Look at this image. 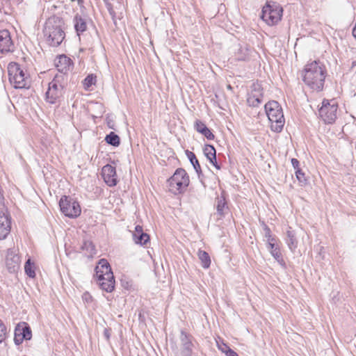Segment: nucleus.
<instances>
[{
	"instance_id": "f257e3e1",
	"label": "nucleus",
	"mask_w": 356,
	"mask_h": 356,
	"mask_svg": "<svg viewBox=\"0 0 356 356\" xmlns=\"http://www.w3.org/2000/svg\"><path fill=\"white\" fill-rule=\"evenodd\" d=\"M303 81L311 89L321 91L323 88L326 70L323 64L318 60L307 63L302 72Z\"/></svg>"
},
{
	"instance_id": "f03ea898",
	"label": "nucleus",
	"mask_w": 356,
	"mask_h": 356,
	"mask_svg": "<svg viewBox=\"0 0 356 356\" xmlns=\"http://www.w3.org/2000/svg\"><path fill=\"white\" fill-rule=\"evenodd\" d=\"M265 111L271 122V129L275 132L282 131L285 120L282 106L276 101H270L265 104Z\"/></svg>"
},
{
	"instance_id": "7ed1b4c3",
	"label": "nucleus",
	"mask_w": 356,
	"mask_h": 356,
	"mask_svg": "<svg viewBox=\"0 0 356 356\" xmlns=\"http://www.w3.org/2000/svg\"><path fill=\"white\" fill-rule=\"evenodd\" d=\"M10 83L17 89L29 88V76L17 63L11 62L8 65Z\"/></svg>"
},
{
	"instance_id": "20e7f679",
	"label": "nucleus",
	"mask_w": 356,
	"mask_h": 356,
	"mask_svg": "<svg viewBox=\"0 0 356 356\" xmlns=\"http://www.w3.org/2000/svg\"><path fill=\"white\" fill-rule=\"evenodd\" d=\"M43 33L47 43L52 47L59 46L65 38V32L55 19H49L46 22Z\"/></svg>"
},
{
	"instance_id": "39448f33",
	"label": "nucleus",
	"mask_w": 356,
	"mask_h": 356,
	"mask_svg": "<svg viewBox=\"0 0 356 356\" xmlns=\"http://www.w3.org/2000/svg\"><path fill=\"white\" fill-rule=\"evenodd\" d=\"M189 177L183 168H178L173 175L168 179L169 190L175 193H181L189 184Z\"/></svg>"
},
{
	"instance_id": "423d86ee",
	"label": "nucleus",
	"mask_w": 356,
	"mask_h": 356,
	"mask_svg": "<svg viewBox=\"0 0 356 356\" xmlns=\"http://www.w3.org/2000/svg\"><path fill=\"white\" fill-rule=\"evenodd\" d=\"M63 75L56 74L49 83L48 89L45 92V101L51 104H56L63 96L64 86L61 81Z\"/></svg>"
},
{
	"instance_id": "0eeeda50",
	"label": "nucleus",
	"mask_w": 356,
	"mask_h": 356,
	"mask_svg": "<svg viewBox=\"0 0 356 356\" xmlns=\"http://www.w3.org/2000/svg\"><path fill=\"white\" fill-rule=\"evenodd\" d=\"M59 206L62 213L69 218H74L81 214L79 202L69 196H63L59 201Z\"/></svg>"
},
{
	"instance_id": "6e6552de",
	"label": "nucleus",
	"mask_w": 356,
	"mask_h": 356,
	"mask_svg": "<svg viewBox=\"0 0 356 356\" xmlns=\"http://www.w3.org/2000/svg\"><path fill=\"white\" fill-rule=\"evenodd\" d=\"M337 104L334 100H323L318 110L319 116L325 123H333L337 118Z\"/></svg>"
},
{
	"instance_id": "1a4fd4ad",
	"label": "nucleus",
	"mask_w": 356,
	"mask_h": 356,
	"mask_svg": "<svg viewBox=\"0 0 356 356\" xmlns=\"http://www.w3.org/2000/svg\"><path fill=\"white\" fill-rule=\"evenodd\" d=\"M282 8L266 4L262 9L261 18L268 25L276 24L282 17Z\"/></svg>"
},
{
	"instance_id": "9d476101",
	"label": "nucleus",
	"mask_w": 356,
	"mask_h": 356,
	"mask_svg": "<svg viewBox=\"0 0 356 356\" xmlns=\"http://www.w3.org/2000/svg\"><path fill=\"white\" fill-rule=\"evenodd\" d=\"M32 332L29 325L26 322L19 323L15 328L14 342L15 345L22 344L24 340H31Z\"/></svg>"
},
{
	"instance_id": "9b49d317",
	"label": "nucleus",
	"mask_w": 356,
	"mask_h": 356,
	"mask_svg": "<svg viewBox=\"0 0 356 356\" xmlns=\"http://www.w3.org/2000/svg\"><path fill=\"white\" fill-rule=\"evenodd\" d=\"M6 267L10 273H15L20 268V257L17 251L14 248H9L6 255Z\"/></svg>"
},
{
	"instance_id": "f8f14e48",
	"label": "nucleus",
	"mask_w": 356,
	"mask_h": 356,
	"mask_svg": "<svg viewBox=\"0 0 356 356\" xmlns=\"http://www.w3.org/2000/svg\"><path fill=\"white\" fill-rule=\"evenodd\" d=\"M14 43L10 33L7 29L0 31V53L5 54L14 51Z\"/></svg>"
},
{
	"instance_id": "ddd939ff",
	"label": "nucleus",
	"mask_w": 356,
	"mask_h": 356,
	"mask_svg": "<svg viewBox=\"0 0 356 356\" xmlns=\"http://www.w3.org/2000/svg\"><path fill=\"white\" fill-rule=\"evenodd\" d=\"M102 174L105 183L108 186H115L118 184L115 168L107 164L102 168Z\"/></svg>"
},
{
	"instance_id": "4468645a",
	"label": "nucleus",
	"mask_w": 356,
	"mask_h": 356,
	"mask_svg": "<svg viewBox=\"0 0 356 356\" xmlns=\"http://www.w3.org/2000/svg\"><path fill=\"white\" fill-rule=\"evenodd\" d=\"M11 229V218L8 213L0 210V240L5 239Z\"/></svg>"
},
{
	"instance_id": "2eb2a0df",
	"label": "nucleus",
	"mask_w": 356,
	"mask_h": 356,
	"mask_svg": "<svg viewBox=\"0 0 356 356\" xmlns=\"http://www.w3.org/2000/svg\"><path fill=\"white\" fill-rule=\"evenodd\" d=\"M113 275V273L107 260L105 259H100L98 262V265L95 267L96 277L103 278V277L108 276V278H111Z\"/></svg>"
},
{
	"instance_id": "dca6fc26",
	"label": "nucleus",
	"mask_w": 356,
	"mask_h": 356,
	"mask_svg": "<svg viewBox=\"0 0 356 356\" xmlns=\"http://www.w3.org/2000/svg\"><path fill=\"white\" fill-rule=\"evenodd\" d=\"M132 238L136 244L140 245H146L149 241V236L143 232L140 225L136 226L135 230L132 232Z\"/></svg>"
},
{
	"instance_id": "f3484780",
	"label": "nucleus",
	"mask_w": 356,
	"mask_h": 356,
	"mask_svg": "<svg viewBox=\"0 0 356 356\" xmlns=\"http://www.w3.org/2000/svg\"><path fill=\"white\" fill-rule=\"evenodd\" d=\"M87 19L88 17L86 15H80L79 13L75 15L73 23L77 35H79L87 30Z\"/></svg>"
},
{
	"instance_id": "a211bd4d",
	"label": "nucleus",
	"mask_w": 356,
	"mask_h": 356,
	"mask_svg": "<svg viewBox=\"0 0 356 356\" xmlns=\"http://www.w3.org/2000/svg\"><path fill=\"white\" fill-rule=\"evenodd\" d=\"M181 343L182 346L181 353L184 356H191L192 353L193 343L191 340V336L187 334L184 330L181 331L180 336Z\"/></svg>"
},
{
	"instance_id": "6ab92c4d",
	"label": "nucleus",
	"mask_w": 356,
	"mask_h": 356,
	"mask_svg": "<svg viewBox=\"0 0 356 356\" xmlns=\"http://www.w3.org/2000/svg\"><path fill=\"white\" fill-rule=\"evenodd\" d=\"M266 248L270 251L271 255L282 266H285V261L282 258V255L277 241L266 243Z\"/></svg>"
},
{
	"instance_id": "aec40b11",
	"label": "nucleus",
	"mask_w": 356,
	"mask_h": 356,
	"mask_svg": "<svg viewBox=\"0 0 356 356\" xmlns=\"http://www.w3.org/2000/svg\"><path fill=\"white\" fill-rule=\"evenodd\" d=\"M97 282L99 287L107 293L112 292L115 289V277L108 278V276L102 277H97Z\"/></svg>"
},
{
	"instance_id": "412c9836",
	"label": "nucleus",
	"mask_w": 356,
	"mask_h": 356,
	"mask_svg": "<svg viewBox=\"0 0 356 356\" xmlns=\"http://www.w3.org/2000/svg\"><path fill=\"white\" fill-rule=\"evenodd\" d=\"M194 127H195V129L197 132L202 134L208 140H213L214 139V138H215L214 134L207 127V125L202 121L197 120L195 122Z\"/></svg>"
},
{
	"instance_id": "4be33fe9",
	"label": "nucleus",
	"mask_w": 356,
	"mask_h": 356,
	"mask_svg": "<svg viewBox=\"0 0 356 356\" xmlns=\"http://www.w3.org/2000/svg\"><path fill=\"white\" fill-rule=\"evenodd\" d=\"M285 241L290 250L294 252L298 247V241L297 239L295 231L292 230L291 227H289V229L286 231V237Z\"/></svg>"
},
{
	"instance_id": "5701e85b",
	"label": "nucleus",
	"mask_w": 356,
	"mask_h": 356,
	"mask_svg": "<svg viewBox=\"0 0 356 356\" xmlns=\"http://www.w3.org/2000/svg\"><path fill=\"white\" fill-rule=\"evenodd\" d=\"M72 64V62L71 59L63 55L59 57L56 67L59 72L65 74L70 70Z\"/></svg>"
},
{
	"instance_id": "b1692460",
	"label": "nucleus",
	"mask_w": 356,
	"mask_h": 356,
	"mask_svg": "<svg viewBox=\"0 0 356 356\" xmlns=\"http://www.w3.org/2000/svg\"><path fill=\"white\" fill-rule=\"evenodd\" d=\"M186 154L187 155L191 163L193 166L195 172L198 175V177H200V175H202V172L201 166L199 163V161H198L195 154L189 150L186 151Z\"/></svg>"
},
{
	"instance_id": "393cba45",
	"label": "nucleus",
	"mask_w": 356,
	"mask_h": 356,
	"mask_svg": "<svg viewBox=\"0 0 356 356\" xmlns=\"http://www.w3.org/2000/svg\"><path fill=\"white\" fill-rule=\"evenodd\" d=\"M216 202L217 213L222 216L225 214V210L228 209L225 196L223 195L218 196L216 198Z\"/></svg>"
},
{
	"instance_id": "a878e982",
	"label": "nucleus",
	"mask_w": 356,
	"mask_h": 356,
	"mask_svg": "<svg viewBox=\"0 0 356 356\" xmlns=\"http://www.w3.org/2000/svg\"><path fill=\"white\" fill-rule=\"evenodd\" d=\"M197 256L201 261V265L202 268H209L211 265V259L209 254L204 250H200L198 251Z\"/></svg>"
},
{
	"instance_id": "bb28decb",
	"label": "nucleus",
	"mask_w": 356,
	"mask_h": 356,
	"mask_svg": "<svg viewBox=\"0 0 356 356\" xmlns=\"http://www.w3.org/2000/svg\"><path fill=\"white\" fill-rule=\"evenodd\" d=\"M105 141L110 145L118 147L120 144V138L115 132L111 131L104 138Z\"/></svg>"
},
{
	"instance_id": "cd10ccee",
	"label": "nucleus",
	"mask_w": 356,
	"mask_h": 356,
	"mask_svg": "<svg viewBox=\"0 0 356 356\" xmlns=\"http://www.w3.org/2000/svg\"><path fill=\"white\" fill-rule=\"evenodd\" d=\"M81 248L82 250L86 251L88 256H92L96 253L95 247L90 241H83Z\"/></svg>"
},
{
	"instance_id": "c85d7f7f",
	"label": "nucleus",
	"mask_w": 356,
	"mask_h": 356,
	"mask_svg": "<svg viewBox=\"0 0 356 356\" xmlns=\"http://www.w3.org/2000/svg\"><path fill=\"white\" fill-rule=\"evenodd\" d=\"M250 59V49L247 47L240 48L236 55V60L239 61H246Z\"/></svg>"
},
{
	"instance_id": "c756f323",
	"label": "nucleus",
	"mask_w": 356,
	"mask_h": 356,
	"mask_svg": "<svg viewBox=\"0 0 356 356\" xmlns=\"http://www.w3.org/2000/svg\"><path fill=\"white\" fill-rule=\"evenodd\" d=\"M203 152L208 160L214 159V156H216V151L215 147L212 145H205L203 148Z\"/></svg>"
},
{
	"instance_id": "7c9ffc66",
	"label": "nucleus",
	"mask_w": 356,
	"mask_h": 356,
	"mask_svg": "<svg viewBox=\"0 0 356 356\" xmlns=\"http://www.w3.org/2000/svg\"><path fill=\"white\" fill-rule=\"evenodd\" d=\"M24 270L26 274L31 278L35 277V273L34 270V264L31 261V259H29L24 265Z\"/></svg>"
},
{
	"instance_id": "2f4dec72",
	"label": "nucleus",
	"mask_w": 356,
	"mask_h": 356,
	"mask_svg": "<svg viewBox=\"0 0 356 356\" xmlns=\"http://www.w3.org/2000/svg\"><path fill=\"white\" fill-rule=\"evenodd\" d=\"M96 76L92 74H88L83 81L84 88L87 90L92 85H95L96 83Z\"/></svg>"
},
{
	"instance_id": "473e14b6",
	"label": "nucleus",
	"mask_w": 356,
	"mask_h": 356,
	"mask_svg": "<svg viewBox=\"0 0 356 356\" xmlns=\"http://www.w3.org/2000/svg\"><path fill=\"white\" fill-rule=\"evenodd\" d=\"M264 231L266 243L277 241V238L272 235L270 229L265 224L264 225Z\"/></svg>"
},
{
	"instance_id": "72a5a7b5",
	"label": "nucleus",
	"mask_w": 356,
	"mask_h": 356,
	"mask_svg": "<svg viewBox=\"0 0 356 356\" xmlns=\"http://www.w3.org/2000/svg\"><path fill=\"white\" fill-rule=\"evenodd\" d=\"M296 178L298 180L299 183L302 186L307 184V179L305 177V173L302 171L301 169L297 170L296 171Z\"/></svg>"
},
{
	"instance_id": "f704fd0d",
	"label": "nucleus",
	"mask_w": 356,
	"mask_h": 356,
	"mask_svg": "<svg viewBox=\"0 0 356 356\" xmlns=\"http://www.w3.org/2000/svg\"><path fill=\"white\" fill-rule=\"evenodd\" d=\"M263 101V97L254 98V97H248L247 102L250 106H258Z\"/></svg>"
},
{
	"instance_id": "c9c22d12",
	"label": "nucleus",
	"mask_w": 356,
	"mask_h": 356,
	"mask_svg": "<svg viewBox=\"0 0 356 356\" xmlns=\"http://www.w3.org/2000/svg\"><path fill=\"white\" fill-rule=\"evenodd\" d=\"M6 337V327L0 319V343L3 342Z\"/></svg>"
},
{
	"instance_id": "e433bc0d",
	"label": "nucleus",
	"mask_w": 356,
	"mask_h": 356,
	"mask_svg": "<svg viewBox=\"0 0 356 356\" xmlns=\"http://www.w3.org/2000/svg\"><path fill=\"white\" fill-rule=\"evenodd\" d=\"M263 89L260 84L258 83H254L251 86V92L250 93L254 94H263Z\"/></svg>"
},
{
	"instance_id": "4c0bfd02",
	"label": "nucleus",
	"mask_w": 356,
	"mask_h": 356,
	"mask_svg": "<svg viewBox=\"0 0 356 356\" xmlns=\"http://www.w3.org/2000/svg\"><path fill=\"white\" fill-rule=\"evenodd\" d=\"M217 346L220 350H221L225 354L227 350L230 348L226 343H225L223 341L221 343H219L217 341Z\"/></svg>"
},
{
	"instance_id": "58836bf2",
	"label": "nucleus",
	"mask_w": 356,
	"mask_h": 356,
	"mask_svg": "<svg viewBox=\"0 0 356 356\" xmlns=\"http://www.w3.org/2000/svg\"><path fill=\"white\" fill-rule=\"evenodd\" d=\"M106 8H107L108 11L110 15L111 16L113 20L115 21V18L116 14H115V12L114 11V10L113 8V6L111 3H107L106 4Z\"/></svg>"
},
{
	"instance_id": "ea45409f",
	"label": "nucleus",
	"mask_w": 356,
	"mask_h": 356,
	"mask_svg": "<svg viewBox=\"0 0 356 356\" xmlns=\"http://www.w3.org/2000/svg\"><path fill=\"white\" fill-rule=\"evenodd\" d=\"M209 161L210 163L212 164L217 170H220L221 166L217 162L216 156H214V159H211Z\"/></svg>"
},
{
	"instance_id": "a19ab883",
	"label": "nucleus",
	"mask_w": 356,
	"mask_h": 356,
	"mask_svg": "<svg viewBox=\"0 0 356 356\" xmlns=\"http://www.w3.org/2000/svg\"><path fill=\"white\" fill-rule=\"evenodd\" d=\"M291 164H292L293 167L294 168V169L296 170V171L297 170L300 169V168H299L300 162H299V161H298V159H291Z\"/></svg>"
},
{
	"instance_id": "79ce46f5",
	"label": "nucleus",
	"mask_w": 356,
	"mask_h": 356,
	"mask_svg": "<svg viewBox=\"0 0 356 356\" xmlns=\"http://www.w3.org/2000/svg\"><path fill=\"white\" fill-rule=\"evenodd\" d=\"M104 336L107 341H109L111 337V330L107 328L104 329Z\"/></svg>"
},
{
	"instance_id": "37998d69",
	"label": "nucleus",
	"mask_w": 356,
	"mask_h": 356,
	"mask_svg": "<svg viewBox=\"0 0 356 356\" xmlns=\"http://www.w3.org/2000/svg\"><path fill=\"white\" fill-rule=\"evenodd\" d=\"M225 355L226 356H238V354L231 348L226 352Z\"/></svg>"
},
{
	"instance_id": "c03bdc74",
	"label": "nucleus",
	"mask_w": 356,
	"mask_h": 356,
	"mask_svg": "<svg viewBox=\"0 0 356 356\" xmlns=\"http://www.w3.org/2000/svg\"><path fill=\"white\" fill-rule=\"evenodd\" d=\"M106 122H107V126L110 128V129H115V127H114V122L113 120L107 118L106 119Z\"/></svg>"
},
{
	"instance_id": "a18cd8bd",
	"label": "nucleus",
	"mask_w": 356,
	"mask_h": 356,
	"mask_svg": "<svg viewBox=\"0 0 356 356\" xmlns=\"http://www.w3.org/2000/svg\"><path fill=\"white\" fill-rule=\"evenodd\" d=\"M249 97H254V98L263 97V94L250 93Z\"/></svg>"
},
{
	"instance_id": "49530a36",
	"label": "nucleus",
	"mask_w": 356,
	"mask_h": 356,
	"mask_svg": "<svg viewBox=\"0 0 356 356\" xmlns=\"http://www.w3.org/2000/svg\"><path fill=\"white\" fill-rule=\"evenodd\" d=\"M78 1V4L79 5V6L81 7V9H83L85 8L84 6H83V0H77Z\"/></svg>"
},
{
	"instance_id": "de8ad7c7",
	"label": "nucleus",
	"mask_w": 356,
	"mask_h": 356,
	"mask_svg": "<svg viewBox=\"0 0 356 356\" xmlns=\"http://www.w3.org/2000/svg\"><path fill=\"white\" fill-rule=\"evenodd\" d=\"M356 67V60L352 62L351 69H354Z\"/></svg>"
},
{
	"instance_id": "09e8293b",
	"label": "nucleus",
	"mask_w": 356,
	"mask_h": 356,
	"mask_svg": "<svg viewBox=\"0 0 356 356\" xmlns=\"http://www.w3.org/2000/svg\"><path fill=\"white\" fill-rule=\"evenodd\" d=\"M227 88H228V89H232V86H231L230 85H228V86H227Z\"/></svg>"
}]
</instances>
